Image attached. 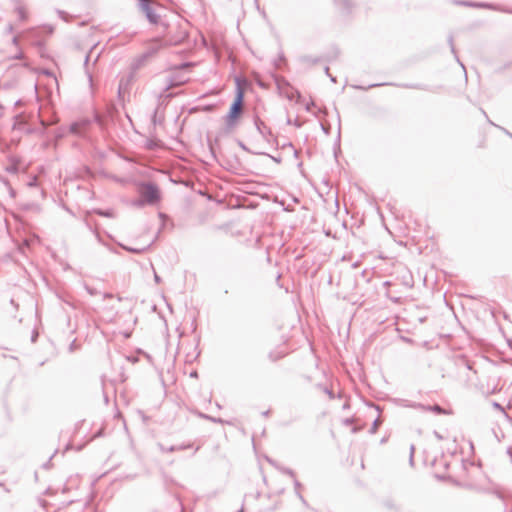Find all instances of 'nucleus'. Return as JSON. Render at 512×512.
<instances>
[{"label":"nucleus","mask_w":512,"mask_h":512,"mask_svg":"<svg viewBox=\"0 0 512 512\" xmlns=\"http://www.w3.org/2000/svg\"><path fill=\"white\" fill-rule=\"evenodd\" d=\"M145 10H146L147 17L149 18V20H150L152 23H157V22H158V17H157L155 14H153V13L151 12L150 7H149V6H146Z\"/></svg>","instance_id":"20e7f679"},{"label":"nucleus","mask_w":512,"mask_h":512,"mask_svg":"<svg viewBox=\"0 0 512 512\" xmlns=\"http://www.w3.org/2000/svg\"><path fill=\"white\" fill-rule=\"evenodd\" d=\"M360 465H361V469H364L365 466H364V463L362 461H361Z\"/></svg>","instance_id":"423d86ee"},{"label":"nucleus","mask_w":512,"mask_h":512,"mask_svg":"<svg viewBox=\"0 0 512 512\" xmlns=\"http://www.w3.org/2000/svg\"><path fill=\"white\" fill-rule=\"evenodd\" d=\"M243 99L244 92L241 88L238 89L235 100L230 107V110L227 115V121L230 124L235 123V121L241 116L243 110Z\"/></svg>","instance_id":"f257e3e1"},{"label":"nucleus","mask_w":512,"mask_h":512,"mask_svg":"<svg viewBox=\"0 0 512 512\" xmlns=\"http://www.w3.org/2000/svg\"><path fill=\"white\" fill-rule=\"evenodd\" d=\"M151 45L153 46V48H154L155 50H158V49L161 47V44H160V42H159L158 40H153V41L151 42Z\"/></svg>","instance_id":"39448f33"},{"label":"nucleus","mask_w":512,"mask_h":512,"mask_svg":"<svg viewBox=\"0 0 512 512\" xmlns=\"http://www.w3.org/2000/svg\"><path fill=\"white\" fill-rule=\"evenodd\" d=\"M427 410H430V411H433V412H436V413H439V414H450L451 413L450 411L445 410V409L441 408L438 405L429 406L427 408Z\"/></svg>","instance_id":"7ed1b4c3"},{"label":"nucleus","mask_w":512,"mask_h":512,"mask_svg":"<svg viewBox=\"0 0 512 512\" xmlns=\"http://www.w3.org/2000/svg\"><path fill=\"white\" fill-rule=\"evenodd\" d=\"M141 193L143 197L150 203H153L159 199V190L154 185H144L141 189Z\"/></svg>","instance_id":"f03ea898"}]
</instances>
